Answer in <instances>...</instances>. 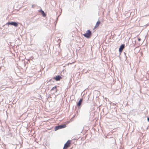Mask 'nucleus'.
<instances>
[{"label":"nucleus","mask_w":149,"mask_h":149,"mask_svg":"<svg viewBox=\"0 0 149 149\" xmlns=\"http://www.w3.org/2000/svg\"><path fill=\"white\" fill-rule=\"evenodd\" d=\"M100 23V21H97L96 23L95 27H96L98 26L99 25Z\"/></svg>","instance_id":"1a4fd4ad"},{"label":"nucleus","mask_w":149,"mask_h":149,"mask_svg":"<svg viewBox=\"0 0 149 149\" xmlns=\"http://www.w3.org/2000/svg\"><path fill=\"white\" fill-rule=\"evenodd\" d=\"M138 41H139L141 40V39L140 38H138Z\"/></svg>","instance_id":"ddd939ff"},{"label":"nucleus","mask_w":149,"mask_h":149,"mask_svg":"<svg viewBox=\"0 0 149 149\" xmlns=\"http://www.w3.org/2000/svg\"><path fill=\"white\" fill-rule=\"evenodd\" d=\"M38 12L39 13H41V14L42 15L43 17H45L46 16V15L45 13L42 10V9H41L38 10Z\"/></svg>","instance_id":"423d86ee"},{"label":"nucleus","mask_w":149,"mask_h":149,"mask_svg":"<svg viewBox=\"0 0 149 149\" xmlns=\"http://www.w3.org/2000/svg\"><path fill=\"white\" fill-rule=\"evenodd\" d=\"M125 47V45L124 44L122 45L120 47L119 49V51L120 52H121Z\"/></svg>","instance_id":"0eeeda50"},{"label":"nucleus","mask_w":149,"mask_h":149,"mask_svg":"<svg viewBox=\"0 0 149 149\" xmlns=\"http://www.w3.org/2000/svg\"><path fill=\"white\" fill-rule=\"evenodd\" d=\"M91 35V33L90 30H88L86 33L83 34V36L87 38H89Z\"/></svg>","instance_id":"f257e3e1"},{"label":"nucleus","mask_w":149,"mask_h":149,"mask_svg":"<svg viewBox=\"0 0 149 149\" xmlns=\"http://www.w3.org/2000/svg\"><path fill=\"white\" fill-rule=\"evenodd\" d=\"M82 100H83V99H80L79 101L77 103V105L78 106H79L81 105V102H82Z\"/></svg>","instance_id":"6e6552de"},{"label":"nucleus","mask_w":149,"mask_h":149,"mask_svg":"<svg viewBox=\"0 0 149 149\" xmlns=\"http://www.w3.org/2000/svg\"><path fill=\"white\" fill-rule=\"evenodd\" d=\"M35 5L33 4V5H32V6H31V7L32 8H34V6H35Z\"/></svg>","instance_id":"9b49d317"},{"label":"nucleus","mask_w":149,"mask_h":149,"mask_svg":"<svg viewBox=\"0 0 149 149\" xmlns=\"http://www.w3.org/2000/svg\"><path fill=\"white\" fill-rule=\"evenodd\" d=\"M65 143L64 144V146H63V149H65Z\"/></svg>","instance_id":"f8f14e48"},{"label":"nucleus","mask_w":149,"mask_h":149,"mask_svg":"<svg viewBox=\"0 0 149 149\" xmlns=\"http://www.w3.org/2000/svg\"><path fill=\"white\" fill-rule=\"evenodd\" d=\"M71 141L68 140L66 143V149L69 147L70 145Z\"/></svg>","instance_id":"20e7f679"},{"label":"nucleus","mask_w":149,"mask_h":149,"mask_svg":"<svg viewBox=\"0 0 149 149\" xmlns=\"http://www.w3.org/2000/svg\"><path fill=\"white\" fill-rule=\"evenodd\" d=\"M148 120V122H149V118H147Z\"/></svg>","instance_id":"4468645a"},{"label":"nucleus","mask_w":149,"mask_h":149,"mask_svg":"<svg viewBox=\"0 0 149 149\" xmlns=\"http://www.w3.org/2000/svg\"><path fill=\"white\" fill-rule=\"evenodd\" d=\"M65 127V124L58 125V126H56L55 127L54 130L55 131L64 128Z\"/></svg>","instance_id":"f03ea898"},{"label":"nucleus","mask_w":149,"mask_h":149,"mask_svg":"<svg viewBox=\"0 0 149 149\" xmlns=\"http://www.w3.org/2000/svg\"><path fill=\"white\" fill-rule=\"evenodd\" d=\"M56 86H54V87H53L52 89H51V90L52 91H53V90H54V89H56Z\"/></svg>","instance_id":"9d476101"},{"label":"nucleus","mask_w":149,"mask_h":149,"mask_svg":"<svg viewBox=\"0 0 149 149\" xmlns=\"http://www.w3.org/2000/svg\"><path fill=\"white\" fill-rule=\"evenodd\" d=\"M61 78V77L60 75L56 76V77L53 78V79L55 80L56 81L60 80Z\"/></svg>","instance_id":"39448f33"},{"label":"nucleus","mask_w":149,"mask_h":149,"mask_svg":"<svg viewBox=\"0 0 149 149\" xmlns=\"http://www.w3.org/2000/svg\"><path fill=\"white\" fill-rule=\"evenodd\" d=\"M7 24L8 25H11L14 26L15 27H17L18 25V23L14 22H9L7 23Z\"/></svg>","instance_id":"7ed1b4c3"}]
</instances>
